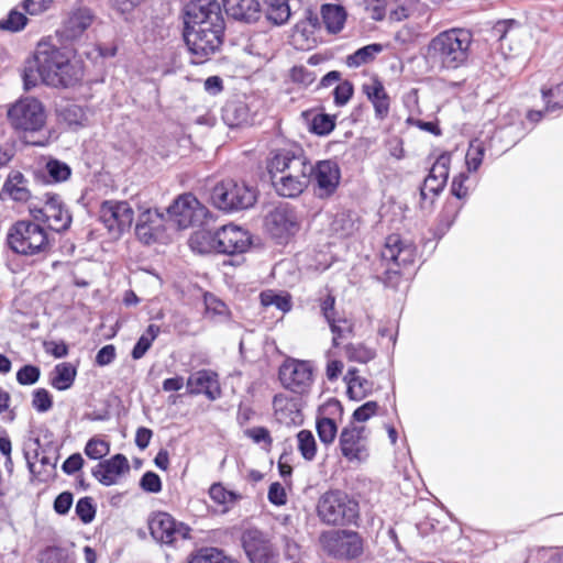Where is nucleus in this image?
Instances as JSON below:
<instances>
[{"mask_svg": "<svg viewBox=\"0 0 563 563\" xmlns=\"http://www.w3.org/2000/svg\"><path fill=\"white\" fill-rule=\"evenodd\" d=\"M265 169L275 192L290 199L300 197L307 190L312 176L310 158L303 147L295 142L271 150L265 159Z\"/></svg>", "mask_w": 563, "mask_h": 563, "instance_id": "f257e3e1", "label": "nucleus"}, {"mask_svg": "<svg viewBox=\"0 0 563 563\" xmlns=\"http://www.w3.org/2000/svg\"><path fill=\"white\" fill-rule=\"evenodd\" d=\"M34 63L41 80L46 86L68 88L77 85L84 76V67L67 47H59L52 40L43 38L34 52Z\"/></svg>", "mask_w": 563, "mask_h": 563, "instance_id": "f03ea898", "label": "nucleus"}, {"mask_svg": "<svg viewBox=\"0 0 563 563\" xmlns=\"http://www.w3.org/2000/svg\"><path fill=\"white\" fill-rule=\"evenodd\" d=\"M474 42L466 27H450L435 34L426 46V60L439 70H456L468 65Z\"/></svg>", "mask_w": 563, "mask_h": 563, "instance_id": "7ed1b4c3", "label": "nucleus"}, {"mask_svg": "<svg viewBox=\"0 0 563 563\" xmlns=\"http://www.w3.org/2000/svg\"><path fill=\"white\" fill-rule=\"evenodd\" d=\"M8 247L18 255L34 256L51 250L47 231L36 221L18 220L8 230Z\"/></svg>", "mask_w": 563, "mask_h": 563, "instance_id": "20e7f679", "label": "nucleus"}, {"mask_svg": "<svg viewBox=\"0 0 563 563\" xmlns=\"http://www.w3.org/2000/svg\"><path fill=\"white\" fill-rule=\"evenodd\" d=\"M7 120L16 134L35 133L46 125V110L35 97H21L8 106Z\"/></svg>", "mask_w": 563, "mask_h": 563, "instance_id": "39448f33", "label": "nucleus"}, {"mask_svg": "<svg viewBox=\"0 0 563 563\" xmlns=\"http://www.w3.org/2000/svg\"><path fill=\"white\" fill-rule=\"evenodd\" d=\"M317 512L327 525H347L358 517V503L341 490H329L318 500Z\"/></svg>", "mask_w": 563, "mask_h": 563, "instance_id": "423d86ee", "label": "nucleus"}, {"mask_svg": "<svg viewBox=\"0 0 563 563\" xmlns=\"http://www.w3.org/2000/svg\"><path fill=\"white\" fill-rule=\"evenodd\" d=\"M256 198L255 188L233 179L218 183L211 192L214 206L225 211L247 209L255 203Z\"/></svg>", "mask_w": 563, "mask_h": 563, "instance_id": "0eeeda50", "label": "nucleus"}, {"mask_svg": "<svg viewBox=\"0 0 563 563\" xmlns=\"http://www.w3.org/2000/svg\"><path fill=\"white\" fill-rule=\"evenodd\" d=\"M225 29L221 7L216 0H191L185 7V30Z\"/></svg>", "mask_w": 563, "mask_h": 563, "instance_id": "6e6552de", "label": "nucleus"}, {"mask_svg": "<svg viewBox=\"0 0 563 563\" xmlns=\"http://www.w3.org/2000/svg\"><path fill=\"white\" fill-rule=\"evenodd\" d=\"M30 214L36 222L44 223L47 229L64 232L70 228L73 218L62 197L57 194H45L44 205L33 207Z\"/></svg>", "mask_w": 563, "mask_h": 563, "instance_id": "1a4fd4ad", "label": "nucleus"}, {"mask_svg": "<svg viewBox=\"0 0 563 563\" xmlns=\"http://www.w3.org/2000/svg\"><path fill=\"white\" fill-rule=\"evenodd\" d=\"M417 257L416 245L404 239L398 233H391L386 236L380 251V258L386 264L388 271L399 273L401 268L411 266Z\"/></svg>", "mask_w": 563, "mask_h": 563, "instance_id": "9d476101", "label": "nucleus"}, {"mask_svg": "<svg viewBox=\"0 0 563 563\" xmlns=\"http://www.w3.org/2000/svg\"><path fill=\"white\" fill-rule=\"evenodd\" d=\"M224 29L185 30L186 44L194 56L195 64H202L213 55L223 43Z\"/></svg>", "mask_w": 563, "mask_h": 563, "instance_id": "9b49d317", "label": "nucleus"}, {"mask_svg": "<svg viewBox=\"0 0 563 563\" xmlns=\"http://www.w3.org/2000/svg\"><path fill=\"white\" fill-rule=\"evenodd\" d=\"M313 366L309 361L287 357L279 367L282 385L294 393H306L313 383Z\"/></svg>", "mask_w": 563, "mask_h": 563, "instance_id": "f8f14e48", "label": "nucleus"}, {"mask_svg": "<svg viewBox=\"0 0 563 563\" xmlns=\"http://www.w3.org/2000/svg\"><path fill=\"white\" fill-rule=\"evenodd\" d=\"M323 550L338 559H354L363 551V544L356 532L339 530L329 531L320 536Z\"/></svg>", "mask_w": 563, "mask_h": 563, "instance_id": "ddd939ff", "label": "nucleus"}, {"mask_svg": "<svg viewBox=\"0 0 563 563\" xmlns=\"http://www.w3.org/2000/svg\"><path fill=\"white\" fill-rule=\"evenodd\" d=\"M266 224L275 239L287 242L300 231L301 219L295 207L284 203L269 212Z\"/></svg>", "mask_w": 563, "mask_h": 563, "instance_id": "4468645a", "label": "nucleus"}, {"mask_svg": "<svg viewBox=\"0 0 563 563\" xmlns=\"http://www.w3.org/2000/svg\"><path fill=\"white\" fill-rule=\"evenodd\" d=\"M342 455L354 464L367 461L369 456L366 428L355 426L353 422L342 429L339 438Z\"/></svg>", "mask_w": 563, "mask_h": 563, "instance_id": "2eb2a0df", "label": "nucleus"}, {"mask_svg": "<svg viewBox=\"0 0 563 563\" xmlns=\"http://www.w3.org/2000/svg\"><path fill=\"white\" fill-rule=\"evenodd\" d=\"M99 212L100 221L115 238L130 230L134 220V211L128 201L106 200Z\"/></svg>", "mask_w": 563, "mask_h": 563, "instance_id": "dca6fc26", "label": "nucleus"}, {"mask_svg": "<svg viewBox=\"0 0 563 563\" xmlns=\"http://www.w3.org/2000/svg\"><path fill=\"white\" fill-rule=\"evenodd\" d=\"M206 213V208L190 192L179 195L167 208L169 220L179 229H188L200 222Z\"/></svg>", "mask_w": 563, "mask_h": 563, "instance_id": "f3484780", "label": "nucleus"}, {"mask_svg": "<svg viewBox=\"0 0 563 563\" xmlns=\"http://www.w3.org/2000/svg\"><path fill=\"white\" fill-rule=\"evenodd\" d=\"M148 529L153 539L164 544H172L179 539L190 537V528L178 523L166 512H156L148 519Z\"/></svg>", "mask_w": 563, "mask_h": 563, "instance_id": "a211bd4d", "label": "nucleus"}, {"mask_svg": "<svg viewBox=\"0 0 563 563\" xmlns=\"http://www.w3.org/2000/svg\"><path fill=\"white\" fill-rule=\"evenodd\" d=\"M214 235L216 251L222 254H242L252 244V236L249 231L235 224L222 225L214 232Z\"/></svg>", "mask_w": 563, "mask_h": 563, "instance_id": "6ab92c4d", "label": "nucleus"}, {"mask_svg": "<svg viewBox=\"0 0 563 563\" xmlns=\"http://www.w3.org/2000/svg\"><path fill=\"white\" fill-rule=\"evenodd\" d=\"M314 191L319 198H330L338 189L341 170L338 163L331 159L319 161L312 164Z\"/></svg>", "mask_w": 563, "mask_h": 563, "instance_id": "aec40b11", "label": "nucleus"}, {"mask_svg": "<svg viewBox=\"0 0 563 563\" xmlns=\"http://www.w3.org/2000/svg\"><path fill=\"white\" fill-rule=\"evenodd\" d=\"M242 543L251 563H277V554L272 543L260 530H246Z\"/></svg>", "mask_w": 563, "mask_h": 563, "instance_id": "412c9836", "label": "nucleus"}, {"mask_svg": "<svg viewBox=\"0 0 563 563\" xmlns=\"http://www.w3.org/2000/svg\"><path fill=\"white\" fill-rule=\"evenodd\" d=\"M165 217L157 209H145L137 218L135 234L145 245L156 243L165 233Z\"/></svg>", "mask_w": 563, "mask_h": 563, "instance_id": "4be33fe9", "label": "nucleus"}, {"mask_svg": "<svg viewBox=\"0 0 563 563\" xmlns=\"http://www.w3.org/2000/svg\"><path fill=\"white\" fill-rule=\"evenodd\" d=\"M32 199L30 181L20 170H11L0 189V201L24 206Z\"/></svg>", "mask_w": 563, "mask_h": 563, "instance_id": "5701e85b", "label": "nucleus"}, {"mask_svg": "<svg viewBox=\"0 0 563 563\" xmlns=\"http://www.w3.org/2000/svg\"><path fill=\"white\" fill-rule=\"evenodd\" d=\"M362 92L374 108L375 118L383 121L390 112L391 99L383 81L374 75L368 81L362 85Z\"/></svg>", "mask_w": 563, "mask_h": 563, "instance_id": "b1692460", "label": "nucleus"}, {"mask_svg": "<svg viewBox=\"0 0 563 563\" xmlns=\"http://www.w3.org/2000/svg\"><path fill=\"white\" fill-rule=\"evenodd\" d=\"M332 333V345L344 352H356L355 323L352 319L336 316L327 321Z\"/></svg>", "mask_w": 563, "mask_h": 563, "instance_id": "393cba45", "label": "nucleus"}, {"mask_svg": "<svg viewBox=\"0 0 563 563\" xmlns=\"http://www.w3.org/2000/svg\"><path fill=\"white\" fill-rule=\"evenodd\" d=\"M130 470L129 461L123 454H115L109 460L98 463L92 475L104 486L117 484L119 477Z\"/></svg>", "mask_w": 563, "mask_h": 563, "instance_id": "a878e982", "label": "nucleus"}, {"mask_svg": "<svg viewBox=\"0 0 563 563\" xmlns=\"http://www.w3.org/2000/svg\"><path fill=\"white\" fill-rule=\"evenodd\" d=\"M187 388L190 394H205L210 400L221 396L218 375L211 371L203 369L191 374L187 380Z\"/></svg>", "mask_w": 563, "mask_h": 563, "instance_id": "bb28decb", "label": "nucleus"}, {"mask_svg": "<svg viewBox=\"0 0 563 563\" xmlns=\"http://www.w3.org/2000/svg\"><path fill=\"white\" fill-rule=\"evenodd\" d=\"M223 8L228 15L240 21H255L260 14L257 0H223Z\"/></svg>", "mask_w": 563, "mask_h": 563, "instance_id": "cd10ccee", "label": "nucleus"}, {"mask_svg": "<svg viewBox=\"0 0 563 563\" xmlns=\"http://www.w3.org/2000/svg\"><path fill=\"white\" fill-rule=\"evenodd\" d=\"M355 367L347 369L344 380L347 386V395L351 399L360 401L367 397L373 390V383L360 376Z\"/></svg>", "mask_w": 563, "mask_h": 563, "instance_id": "c85d7f7f", "label": "nucleus"}, {"mask_svg": "<svg viewBox=\"0 0 563 563\" xmlns=\"http://www.w3.org/2000/svg\"><path fill=\"white\" fill-rule=\"evenodd\" d=\"M273 407L275 417L280 423L289 426L297 422L299 410L296 402L287 395H276L273 399Z\"/></svg>", "mask_w": 563, "mask_h": 563, "instance_id": "c756f323", "label": "nucleus"}, {"mask_svg": "<svg viewBox=\"0 0 563 563\" xmlns=\"http://www.w3.org/2000/svg\"><path fill=\"white\" fill-rule=\"evenodd\" d=\"M322 22L329 33H339L346 21V10L340 4L325 3L321 5Z\"/></svg>", "mask_w": 563, "mask_h": 563, "instance_id": "7c9ffc66", "label": "nucleus"}, {"mask_svg": "<svg viewBox=\"0 0 563 563\" xmlns=\"http://www.w3.org/2000/svg\"><path fill=\"white\" fill-rule=\"evenodd\" d=\"M25 460L27 463V467L32 475L42 478V475H49L55 471L57 457L53 452L52 455H46L44 453L40 454L36 450L34 455L31 456L30 452H25Z\"/></svg>", "mask_w": 563, "mask_h": 563, "instance_id": "2f4dec72", "label": "nucleus"}, {"mask_svg": "<svg viewBox=\"0 0 563 563\" xmlns=\"http://www.w3.org/2000/svg\"><path fill=\"white\" fill-rule=\"evenodd\" d=\"M209 496L217 505L221 506V512H229L241 499L242 495L227 489L221 483H214L209 488Z\"/></svg>", "mask_w": 563, "mask_h": 563, "instance_id": "473e14b6", "label": "nucleus"}, {"mask_svg": "<svg viewBox=\"0 0 563 563\" xmlns=\"http://www.w3.org/2000/svg\"><path fill=\"white\" fill-rule=\"evenodd\" d=\"M77 371L70 363L57 364L51 374V385L57 390H66L71 387Z\"/></svg>", "mask_w": 563, "mask_h": 563, "instance_id": "72a5a7b5", "label": "nucleus"}, {"mask_svg": "<svg viewBox=\"0 0 563 563\" xmlns=\"http://www.w3.org/2000/svg\"><path fill=\"white\" fill-rule=\"evenodd\" d=\"M260 302L267 308L275 306L283 313H287L292 308L291 295L286 291L277 292L274 289H266L260 294Z\"/></svg>", "mask_w": 563, "mask_h": 563, "instance_id": "f704fd0d", "label": "nucleus"}, {"mask_svg": "<svg viewBox=\"0 0 563 563\" xmlns=\"http://www.w3.org/2000/svg\"><path fill=\"white\" fill-rule=\"evenodd\" d=\"M383 51V45L378 43H373L366 46H363L355 51L353 54L346 57V65L349 67H360L362 65H366L372 63L376 55Z\"/></svg>", "mask_w": 563, "mask_h": 563, "instance_id": "c9c22d12", "label": "nucleus"}, {"mask_svg": "<svg viewBox=\"0 0 563 563\" xmlns=\"http://www.w3.org/2000/svg\"><path fill=\"white\" fill-rule=\"evenodd\" d=\"M266 18L274 25H282L290 18L288 0H265Z\"/></svg>", "mask_w": 563, "mask_h": 563, "instance_id": "e433bc0d", "label": "nucleus"}, {"mask_svg": "<svg viewBox=\"0 0 563 563\" xmlns=\"http://www.w3.org/2000/svg\"><path fill=\"white\" fill-rule=\"evenodd\" d=\"M446 186V181L435 177L434 175L428 174L424 178L422 185L420 186V203L424 207L428 199H430V203L433 202V199L443 191Z\"/></svg>", "mask_w": 563, "mask_h": 563, "instance_id": "4c0bfd02", "label": "nucleus"}, {"mask_svg": "<svg viewBox=\"0 0 563 563\" xmlns=\"http://www.w3.org/2000/svg\"><path fill=\"white\" fill-rule=\"evenodd\" d=\"M474 183L468 173L462 172L453 177L450 191L455 199L464 201L473 190Z\"/></svg>", "mask_w": 563, "mask_h": 563, "instance_id": "58836bf2", "label": "nucleus"}, {"mask_svg": "<svg viewBox=\"0 0 563 563\" xmlns=\"http://www.w3.org/2000/svg\"><path fill=\"white\" fill-rule=\"evenodd\" d=\"M190 247L200 253H209L211 251H216V235L214 232L210 231H197L191 234L189 239Z\"/></svg>", "mask_w": 563, "mask_h": 563, "instance_id": "ea45409f", "label": "nucleus"}, {"mask_svg": "<svg viewBox=\"0 0 563 563\" xmlns=\"http://www.w3.org/2000/svg\"><path fill=\"white\" fill-rule=\"evenodd\" d=\"M288 81L298 88H308L316 79L317 75L314 71L309 70L303 65H295L288 70Z\"/></svg>", "mask_w": 563, "mask_h": 563, "instance_id": "a19ab883", "label": "nucleus"}, {"mask_svg": "<svg viewBox=\"0 0 563 563\" xmlns=\"http://www.w3.org/2000/svg\"><path fill=\"white\" fill-rule=\"evenodd\" d=\"M45 172L49 177V183L57 184L66 181L71 176V168L64 162L49 158L45 164Z\"/></svg>", "mask_w": 563, "mask_h": 563, "instance_id": "79ce46f5", "label": "nucleus"}, {"mask_svg": "<svg viewBox=\"0 0 563 563\" xmlns=\"http://www.w3.org/2000/svg\"><path fill=\"white\" fill-rule=\"evenodd\" d=\"M336 125V115L328 113L316 114L310 123V131L319 136L329 135Z\"/></svg>", "mask_w": 563, "mask_h": 563, "instance_id": "37998d69", "label": "nucleus"}, {"mask_svg": "<svg viewBox=\"0 0 563 563\" xmlns=\"http://www.w3.org/2000/svg\"><path fill=\"white\" fill-rule=\"evenodd\" d=\"M58 117L68 125H82L86 113L82 107L76 103H67L58 109Z\"/></svg>", "mask_w": 563, "mask_h": 563, "instance_id": "c03bdc74", "label": "nucleus"}, {"mask_svg": "<svg viewBox=\"0 0 563 563\" xmlns=\"http://www.w3.org/2000/svg\"><path fill=\"white\" fill-rule=\"evenodd\" d=\"M519 25V22L515 19L499 20L493 25L490 36L504 46L509 35L518 29Z\"/></svg>", "mask_w": 563, "mask_h": 563, "instance_id": "a18cd8bd", "label": "nucleus"}, {"mask_svg": "<svg viewBox=\"0 0 563 563\" xmlns=\"http://www.w3.org/2000/svg\"><path fill=\"white\" fill-rule=\"evenodd\" d=\"M298 451L307 461H312L317 453L316 439L311 431L301 430L297 434Z\"/></svg>", "mask_w": 563, "mask_h": 563, "instance_id": "49530a36", "label": "nucleus"}, {"mask_svg": "<svg viewBox=\"0 0 563 563\" xmlns=\"http://www.w3.org/2000/svg\"><path fill=\"white\" fill-rule=\"evenodd\" d=\"M203 301L206 306V314L208 317H219L223 319L230 318L231 312L228 306L222 300L217 298L214 295L210 292L205 294Z\"/></svg>", "mask_w": 563, "mask_h": 563, "instance_id": "de8ad7c7", "label": "nucleus"}, {"mask_svg": "<svg viewBox=\"0 0 563 563\" xmlns=\"http://www.w3.org/2000/svg\"><path fill=\"white\" fill-rule=\"evenodd\" d=\"M398 334V325L393 321H386L378 328L377 341L383 350L395 347Z\"/></svg>", "mask_w": 563, "mask_h": 563, "instance_id": "09e8293b", "label": "nucleus"}, {"mask_svg": "<svg viewBox=\"0 0 563 563\" xmlns=\"http://www.w3.org/2000/svg\"><path fill=\"white\" fill-rule=\"evenodd\" d=\"M319 25H320V23H319L318 16L312 13L309 16H307L306 19L300 20L295 25L294 35H292L295 42H297L298 36L305 37V40L307 42V47H310L309 35L313 34L314 31L319 27Z\"/></svg>", "mask_w": 563, "mask_h": 563, "instance_id": "8fccbe9b", "label": "nucleus"}, {"mask_svg": "<svg viewBox=\"0 0 563 563\" xmlns=\"http://www.w3.org/2000/svg\"><path fill=\"white\" fill-rule=\"evenodd\" d=\"M545 103V111H554L563 108V82L552 88L541 90Z\"/></svg>", "mask_w": 563, "mask_h": 563, "instance_id": "3c124183", "label": "nucleus"}, {"mask_svg": "<svg viewBox=\"0 0 563 563\" xmlns=\"http://www.w3.org/2000/svg\"><path fill=\"white\" fill-rule=\"evenodd\" d=\"M317 431L319 439L325 445L331 444L338 433V427L333 419L328 417H320L317 419Z\"/></svg>", "mask_w": 563, "mask_h": 563, "instance_id": "603ef678", "label": "nucleus"}, {"mask_svg": "<svg viewBox=\"0 0 563 563\" xmlns=\"http://www.w3.org/2000/svg\"><path fill=\"white\" fill-rule=\"evenodd\" d=\"M189 563H233L220 550L216 548H206L195 554Z\"/></svg>", "mask_w": 563, "mask_h": 563, "instance_id": "864d4df0", "label": "nucleus"}, {"mask_svg": "<svg viewBox=\"0 0 563 563\" xmlns=\"http://www.w3.org/2000/svg\"><path fill=\"white\" fill-rule=\"evenodd\" d=\"M222 117L225 123L233 128L241 125L246 120L247 113L244 106L230 103L224 107Z\"/></svg>", "mask_w": 563, "mask_h": 563, "instance_id": "5fc2aeb1", "label": "nucleus"}, {"mask_svg": "<svg viewBox=\"0 0 563 563\" xmlns=\"http://www.w3.org/2000/svg\"><path fill=\"white\" fill-rule=\"evenodd\" d=\"M451 162H452V153L450 152H442L435 157V161L433 162L432 166L430 167L429 174L434 175L435 177H439L448 183L450 168H451Z\"/></svg>", "mask_w": 563, "mask_h": 563, "instance_id": "6e6d98bb", "label": "nucleus"}, {"mask_svg": "<svg viewBox=\"0 0 563 563\" xmlns=\"http://www.w3.org/2000/svg\"><path fill=\"white\" fill-rule=\"evenodd\" d=\"M318 302L321 313L327 321L338 316L335 311L336 298L333 295L332 290L329 289L328 287H325L324 290L320 292Z\"/></svg>", "mask_w": 563, "mask_h": 563, "instance_id": "4d7b16f0", "label": "nucleus"}, {"mask_svg": "<svg viewBox=\"0 0 563 563\" xmlns=\"http://www.w3.org/2000/svg\"><path fill=\"white\" fill-rule=\"evenodd\" d=\"M332 95L334 104L336 107H344L354 95V86L347 79L342 80L334 87Z\"/></svg>", "mask_w": 563, "mask_h": 563, "instance_id": "13d9d810", "label": "nucleus"}, {"mask_svg": "<svg viewBox=\"0 0 563 563\" xmlns=\"http://www.w3.org/2000/svg\"><path fill=\"white\" fill-rule=\"evenodd\" d=\"M485 148L482 143H471L466 155L465 164L468 172H476L483 163Z\"/></svg>", "mask_w": 563, "mask_h": 563, "instance_id": "bf43d9fd", "label": "nucleus"}, {"mask_svg": "<svg viewBox=\"0 0 563 563\" xmlns=\"http://www.w3.org/2000/svg\"><path fill=\"white\" fill-rule=\"evenodd\" d=\"M462 207L463 202L461 200L455 198L448 199L440 212L441 222L446 227H450L455 221Z\"/></svg>", "mask_w": 563, "mask_h": 563, "instance_id": "052dcab7", "label": "nucleus"}, {"mask_svg": "<svg viewBox=\"0 0 563 563\" xmlns=\"http://www.w3.org/2000/svg\"><path fill=\"white\" fill-rule=\"evenodd\" d=\"M109 451V443L99 438H91L85 448L86 455L92 460H100L104 457Z\"/></svg>", "mask_w": 563, "mask_h": 563, "instance_id": "680f3d73", "label": "nucleus"}, {"mask_svg": "<svg viewBox=\"0 0 563 563\" xmlns=\"http://www.w3.org/2000/svg\"><path fill=\"white\" fill-rule=\"evenodd\" d=\"M27 23V18L16 10H11L8 16L0 21V29L11 32L21 31Z\"/></svg>", "mask_w": 563, "mask_h": 563, "instance_id": "e2e57ef3", "label": "nucleus"}, {"mask_svg": "<svg viewBox=\"0 0 563 563\" xmlns=\"http://www.w3.org/2000/svg\"><path fill=\"white\" fill-rule=\"evenodd\" d=\"M364 9L376 22L383 21L387 14V0H363Z\"/></svg>", "mask_w": 563, "mask_h": 563, "instance_id": "0e129e2a", "label": "nucleus"}, {"mask_svg": "<svg viewBox=\"0 0 563 563\" xmlns=\"http://www.w3.org/2000/svg\"><path fill=\"white\" fill-rule=\"evenodd\" d=\"M161 332V328L157 324H150L147 329L143 332L132 352H147V350L152 346L153 341L157 338Z\"/></svg>", "mask_w": 563, "mask_h": 563, "instance_id": "69168bd1", "label": "nucleus"}, {"mask_svg": "<svg viewBox=\"0 0 563 563\" xmlns=\"http://www.w3.org/2000/svg\"><path fill=\"white\" fill-rule=\"evenodd\" d=\"M32 406L37 412H47L53 407V399L48 390L37 388L33 391Z\"/></svg>", "mask_w": 563, "mask_h": 563, "instance_id": "338daca9", "label": "nucleus"}, {"mask_svg": "<svg viewBox=\"0 0 563 563\" xmlns=\"http://www.w3.org/2000/svg\"><path fill=\"white\" fill-rule=\"evenodd\" d=\"M76 514L84 523H89L93 520L96 508L90 497H82L76 504Z\"/></svg>", "mask_w": 563, "mask_h": 563, "instance_id": "774afa93", "label": "nucleus"}]
</instances>
